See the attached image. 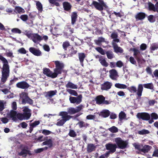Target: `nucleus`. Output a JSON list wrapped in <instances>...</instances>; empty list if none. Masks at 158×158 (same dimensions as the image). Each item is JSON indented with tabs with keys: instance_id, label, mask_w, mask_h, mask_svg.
Masks as SVG:
<instances>
[{
	"instance_id": "obj_1",
	"label": "nucleus",
	"mask_w": 158,
	"mask_h": 158,
	"mask_svg": "<svg viewBox=\"0 0 158 158\" xmlns=\"http://www.w3.org/2000/svg\"><path fill=\"white\" fill-rule=\"evenodd\" d=\"M0 60L2 61L3 66L2 72V82H5L9 76L10 69L7 60L0 54Z\"/></svg>"
},
{
	"instance_id": "obj_2",
	"label": "nucleus",
	"mask_w": 158,
	"mask_h": 158,
	"mask_svg": "<svg viewBox=\"0 0 158 158\" xmlns=\"http://www.w3.org/2000/svg\"><path fill=\"white\" fill-rule=\"evenodd\" d=\"M127 90L131 93H136L137 96L140 97L142 95V93L143 90V85L139 84L138 85L137 89L136 86L132 85L127 88Z\"/></svg>"
},
{
	"instance_id": "obj_3",
	"label": "nucleus",
	"mask_w": 158,
	"mask_h": 158,
	"mask_svg": "<svg viewBox=\"0 0 158 158\" xmlns=\"http://www.w3.org/2000/svg\"><path fill=\"white\" fill-rule=\"evenodd\" d=\"M16 115L17 118L20 120L25 119V117L23 114L19 113L17 114L16 112L13 110L8 112L7 114L8 117L12 118L13 121H15L17 120Z\"/></svg>"
},
{
	"instance_id": "obj_4",
	"label": "nucleus",
	"mask_w": 158,
	"mask_h": 158,
	"mask_svg": "<svg viewBox=\"0 0 158 158\" xmlns=\"http://www.w3.org/2000/svg\"><path fill=\"white\" fill-rule=\"evenodd\" d=\"M60 115L62 117L61 119L58 120L56 124L58 126H62L65 122L69 120L71 118V116L68 114L66 112H61L60 113Z\"/></svg>"
},
{
	"instance_id": "obj_5",
	"label": "nucleus",
	"mask_w": 158,
	"mask_h": 158,
	"mask_svg": "<svg viewBox=\"0 0 158 158\" xmlns=\"http://www.w3.org/2000/svg\"><path fill=\"white\" fill-rule=\"evenodd\" d=\"M114 139V141L119 148L123 149L127 147L128 144L127 141L123 140L119 137L116 138Z\"/></svg>"
},
{
	"instance_id": "obj_6",
	"label": "nucleus",
	"mask_w": 158,
	"mask_h": 158,
	"mask_svg": "<svg viewBox=\"0 0 158 158\" xmlns=\"http://www.w3.org/2000/svg\"><path fill=\"white\" fill-rule=\"evenodd\" d=\"M99 2L96 1H93L92 4L94 5L95 7L98 10H102L104 8H106L107 6L106 3L102 1H99Z\"/></svg>"
},
{
	"instance_id": "obj_7",
	"label": "nucleus",
	"mask_w": 158,
	"mask_h": 158,
	"mask_svg": "<svg viewBox=\"0 0 158 158\" xmlns=\"http://www.w3.org/2000/svg\"><path fill=\"white\" fill-rule=\"evenodd\" d=\"M55 64L56 68L54 69V71L57 75L61 73L62 69L64 67V64L62 62L58 61H55Z\"/></svg>"
},
{
	"instance_id": "obj_8",
	"label": "nucleus",
	"mask_w": 158,
	"mask_h": 158,
	"mask_svg": "<svg viewBox=\"0 0 158 158\" xmlns=\"http://www.w3.org/2000/svg\"><path fill=\"white\" fill-rule=\"evenodd\" d=\"M131 50L134 52V55L138 63L141 64L142 63V61H144V60L141 59L139 56L140 53L139 51L136 48H132L131 49Z\"/></svg>"
},
{
	"instance_id": "obj_9",
	"label": "nucleus",
	"mask_w": 158,
	"mask_h": 158,
	"mask_svg": "<svg viewBox=\"0 0 158 158\" xmlns=\"http://www.w3.org/2000/svg\"><path fill=\"white\" fill-rule=\"evenodd\" d=\"M43 73L47 76L51 77L52 78H54L57 77V74L54 72L52 73L50 70L47 68H44L43 69Z\"/></svg>"
},
{
	"instance_id": "obj_10",
	"label": "nucleus",
	"mask_w": 158,
	"mask_h": 158,
	"mask_svg": "<svg viewBox=\"0 0 158 158\" xmlns=\"http://www.w3.org/2000/svg\"><path fill=\"white\" fill-rule=\"evenodd\" d=\"M82 96L81 95H80L77 97H71L69 98V100L71 103H76L77 104H80L82 101Z\"/></svg>"
},
{
	"instance_id": "obj_11",
	"label": "nucleus",
	"mask_w": 158,
	"mask_h": 158,
	"mask_svg": "<svg viewBox=\"0 0 158 158\" xmlns=\"http://www.w3.org/2000/svg\"><path fill=\"white\" fill-rule=\"evenodd\" d=\"M33 41L36 44H38L43 40L42 37L38 34L33 33L31 38Z\"/></svg>"
},
{
	"instance_id": "obj_12",
	"label": "nucleus",
	"mask_w": 158,
	"mask_h": 158,
	"mask_svg": "<svg viewBox=\"0 0 158 158\" xmlns=\"http://www.w3.org/2000/svg\"><path fill=\"white\" fill-rule=\"evenodd\" d=\"M23 114L25 117V119H28L31 116V110L27 106H25L23 108Z\"/></svg>"
},
{
	"instance_id": "obj_13",
	"label": "nucleus",
	"mask_w": 158,
	"mask_h": 158,
	"mask_svg": "<svg viewBox=\"0 0 158 158\" xmlns=\"http://www.w3.org/2000/svg\"><path fill=\"white\" fill-rule=\"evenodd\" d=\"M137 117L145 120H148L150 118V115L146 113H138L137 115Z\"/></svg>"
},
{
	"instance_id": "obj_14",
	"label": "nucleus",
	"mask_w": 158,
	"mask_h": 158,
	"mask_svg": "<svg viewBox=\"0 0 158 158\" xmlns=\"http://www.w3.org/2000/svg\"><path fill=\"white\" fill-rule=\"evenodd\" d=\"M16 86L18 88L22 89H26L28 88L30 85L26 81H22L18 83Z\"/></svg>"
},
{
	"instance_id": "obj_15",
	"label": "nucleus",
	"mask_w": 158,
	"mask_h": 158,
	"mask_svg": "<svg viewBox=\"0 0 158 158\" xmlns=\"http://www.w3.org/2000/svg\"><path fill=\"white\" fill-rule=\"evenodd\" d=\"M110 77L112 80H116L118 77V73L115 69H112L109 71Z\"/></svg>"
},
{
	"instance_id": "obj_16",
	"label": "nucleus",
	"mask_w": 158,
	"mask_h": 158,
	"mask_svg": "<svg viewBox=\"0 0 158 158\" xmlns=\"http://www.w3.org/2000/svg\"><path fill=\"white\" fill-rule=\"evenodd\" d=\"M29 51L31 53L35 56H40L41 55V52L40 50L34 47L30 48Z\"/></svg>"
},
{
	"instance_id": "obj_17",
	"label": "nucleus",
	"mask_w": 158,
	"mask_h": 158,
	"mask_svg": "<svg viewBox=\"0 0 158 158\" xmlns=\"http://www.w3.org/2000/svg\"><path fill=\"white\" fill-rule=\"evenodd\" d=\"M149 10H152L154 12H158V2H157L155 6L151 2H149L148 4Z\"/></svg>"
},
{
	"instance_id": "obj_18",
	"label": "nucleus",
	"mask_w": 158,
	"mask_h": 158,
	"mask_svg": "<svg viewBox=\"0 0 158 158\" xmlns=\"http://www.w3.org/2000/svg\"><path fill=\"white\" fill-rule=\"evenodd\" d=\"M117 145L115 144L112 143H108L106 145V147L107 150H110L112 152H114L116 151V148H117Z\"/></svg>"
},
{
	"instance_id": "obj_19",
	"label": "nucleus",
	"mask_w": 158,
	"mask_h": 158,
	"mask_svg": "<svg viewBox=\"0 0 158 158\" xmlns=\"http://www.w3.org/2000/svg\"><path fill=\"white\" fill-rule=\"evenodd\" d=\"M112 85L111 83L109 81H106L102 85L101 89L102 90H107L111 88Z\"/></svg>"
},
{
	"instance_id": "obj_20",
	"label": "nucleus",
	"mask_w": 158,
	"mask_h": 158,
	"mask_svg": "<svg viewBox=\"0 0 158 158\" xmlns=\"http://www.w3.org/2000/svg\"><path fill=\"white\" fill-rule=\"evenodd\" d=\"M57 91L56 90H50L45 93V95L47 98H51L55 95L57 93Z\"/></svg>"
},
{
	"instance_id": "obj_21",
	"label": "nucleus",
	"mask_w": 158,
	"mask_h": 158,
	"mask_svg": "<svg viewBox=\"0 0 158 158\" xmlns=\"http://www.w3.org/2000/svg\"><path fill=\"white\" fill-rule=\"evenodd\" d=\"M112 44L114 50V51L116 53H122L123 50L120 47H118L117 44L115 43H112Z\"/></svg>"
},
{
	"instance_id": "obj_22",
	"label": "nucleus",
	"mask_w": 158,
	"mask_h": 158,
	"mask_svg": "<svg viewBox=\"0 0 158 158\" xmlns=\"http://www.w3.org/2000/svg\"><path fill=\"white\" fill-rule=\"evenodd\" d=\"M105 100V98L102 95H98L95 98L96 103L99 105L102 104Z\"/></svg>"
},
{
	"instance_id": "obj_23",
	"label": "nucleus",
	"mask_w": 158,
	"mask_h": 158,
	"mask_svg": "<svg viewBox=\"0 0 158 158\" xmlns=\"http://www.w3.org/2000/svg\"><path fill=\"white\" fill-rule=\"evenodd\" d=\"M53 145V141L51 139H50L43 142L42 145H46L48 146V148H51L52 147Z\"/></svg>"
},
{
	"instance_id": "obj_24",
	"label": "nucleus",
	"mask_w": 158,
	"mask_h": 158,
	"mask_svg": "<svg viewBox=\"0 0 158 158\" xmlns=\"http://www.w3.org/2000/svg\"><path fill=\"white\" fill-rule=\"evenodd\" d=\"M67 89H77L78 88V86L77 85L74 84L70 81L68 82L67 84L65 85Z\"/></svg>"
},
{
	"instance_id": "obj_25",
	"label": "nucleus",
	"mask_w": 158,
	"mask_h": 158,
	"mask_svg": "<svg viewBox=\"0 0 158 158\" xmlns=\"http://www.w3.org/2000/svg\"><path fill=\"white\" fill-rule=\"evenodd\" d=\"M78 56L80 63L82 66H83V62L84 59L86 57L85 54L83 53H78Z\"/></svg>"
},
{
	"instance_id": "obj_26",
	"label": "nucleus",
	"mask_w": 158,
	"mask_h": 158,
	"mask_svg": "<svg viewBox=\"0 0 158 158\" xmlns=\"http://www.w3.org/2000/svg\"><path fill=\"white\" fill-rule=\"evenodd\" d=\"M40 122L39 121H35L34 122L30 124L29 132L31 133L33 130V128L37 126L39 124Z\"/></svg>"
},
{
	"instance_id": "obj_27",
	"label": "nucleus",
	"mask_w": 158,
	"mask_h": 158,
	"mask_svg": "<svg viewBox=\"0 0 158 158\" xmlns=\"http://www.w3.org/2000/svg\"><path fill=\"white\" fill-rule=\"evenodd\" d=\"M99 61L101 64L102 66L105 67L108 66V64L105 58L102 56H101L99 57Z\"/></svg>"
},
{
	"instance_id": "obj_28",
	"label": "nucleus",
	"mask_w": 158,
	"mask_h": 158,
	"mask_svg": "<svg viewBox=\"0 0 158 158\" xmlns=\"http://www.w3.org/2000/svg\"><path fill=\"white\" fill-rule=\"evenodd\" d=\"M110 114V112L108 110H104L99 114L100 116H101L104 118L108 117Z\"/></svg>"
},
{
	"instance_id": "obj_29",
	"label": "nucleus",
	"mask_w": 158,
	"mask_h": 158,
	"mask_svg": "<svg viewBox=\"0 0 158 158\" xmlns=\"http://www.w3.org/2000/svg\"><path fill=\"white\" fill-rule=\"evenodd\" d=\"M71 17V23L73 25L75 23L76 19L77 18V12H74L72 13Z\"/></svg>"
},
{
	"instance_id": "obj_30",
	"label": "nucleus",
	"mask_w": 158,
	"mask_h": 158,
	"mask_svg": "<svg viewBox=\"0 0 158 158\" xmlns=\"http://www.w3.org/2000/svg\"><path fill=\"white\" fill-rule=\"evenodd\" d=\"M14 11L16 13H23L25 12V10L21 7L17 6L15 7Z\"/></svg>"
},
{
	"instance_id": "obj_31",
	"label": "nucleus",
	"mask_w": 158,
	"mask_h": 158,
	"mask_svg": "<svg viewBox=\"0 0 158 158\" xmlns=\"http://www.w3.org/2000/svg\"><path fill=\"white\" fill-rule=\"evenodd\" d=\"M118 37V35L117 33L115 32H113L111 35V38L113 39L112 43L117 42L118 43L119 42V40L117 38Z\"/></svg>"
},
{
	"instance_id": "obj_32",
	"label": "nucleus",
	"mask_w": 158,
	"mask_h": 158,
	"mask_svg": "<svg viewBox=\"0 0 158 158\" xmlns=\"http://www.w3.org/2000/svg\"><path fill=\"white\" fill-rule=\"evenodd\" d=\"M145 16V14L143 13H139L135 16V17L136 19L142 20L144 19Z\"/></svg>"
},
{
	"instance_id": "obj_33",
	"label": "nucleus",
	"mask_w": 158,
	"mask_h": 158,
	"mask_svg": "<svg viewBox=\"0 0 158 158\" xmlns=\"http://www.w3.org/2000/svg\"><path fill=\"white\" fill-rule=\"evenodd\" d=\"M20 99L22 100V102L23 104L28 97V96L27 94V93H23L20 94Z\"/></svg>"
},
{
	"instance_id": "obj_34",
	"label": "nucleus",
	"mask_w": 158,
	"mask_h": 158,
	"mask_svg": "<svg viewBox=\"0 0 158 158\" xmlns=\"http://www.w3.org/2000/svg\"><path fill=\"white\" fill-rule=\"evenodd\" d=\"M63 5L64 9L67 11H68L70 10L71 7V5L67 2H64Z\"/></svg>"
},
{
	"instance_id": "obj_35",
	"label": "nucleus",
	"mask_w": 158,
	"mask_h": 158,
	"mask_svg": "<svg viewBox=\"0 0 158 158\" xmlns=\"http://www.w3.org/2000/svg\"><path fill=\"white\" fill-rule=\"evenodd\" d=\"M114 86L116 87L119 89H126L127 88V86L125 85L119 83H116Z\"/></svg>"
},
{
	"instance_id": "obj_36",
	"label": "nucleus",
	"mask_w": 158,
	"mask_h": 158,
	"mask_svg": "<svg viewBox=\"0 0 158 158\" xmlns=\"http://www.w3.org/2000/svg\"><path fill=\"white\" fill-rule=\"evenodd\" d=\"M151 50L155 51L158 49V43H154L152 44L150 47Z\"/></svg>"
},
{
	"instance_id": "obj_37",
	"label": "nucleus",
	"mask_w": 158,
	"mask_h": 158,
	"mask_svg": "<svg viewBox=\"0 0 158 158\" xmlns=\"http://www.w3.org/2000/svg\"><path fill=\"white\" fill-rule=\"evenodd\" d=\"M151 148L152 147L149 146L145 145L141 149V151L144 153H146L149 151Z\"/></svg>"
},
{
	"instance_id": "obj_38",
	"label": "nucleus",
	"mask_w": 158,
	"mask_h": 158,
	"mask_svg": "<svg viewBox=\"0 0 158 158\" xmlns=\"http://www.w3.org/2000/svg\"><path fill=\"white\" fill-rule=\"evenodd\" d=\"M94 41L97 44L99 45L102 42H105V40L104 38L100 37L98 38V40H95Z\"/></svg>"
},
{
	"instance_id": "obj_39",
	"label": "nucleus",
	"mask_w": 158,
	"mask_h": 158,
	"mask_svg": "<svg viewBox=\"0 0 158 158\" xmlns=\"http://www.w3.org/2000/svg\"><path fill=\"white\" fill-rule=\"evenodd\" d=\"M120 121H122L126 118V114L123 111H121L119 114L118 115Z\"/></svg>"
},
{
	"instance_id": "obj_40",
	"label": "nucleus",
	"mask_w": 158,
	"mask_h": 158,
	"mask_svg": "<svg viewBox=\"0 0 158 158\" xmlns=\"http://www.w3.org/2000/svg\"><path fill=\"white\" fill-rule=\"evenodd\" d=\"M77 124L79 125L80 128L83 127H86L89 125V124L83 121H80L78 122Z\"/></svg>"
},
{
	"instance_id": "obj_41",
	"label": "nucleus",
	"mask_w": 158,
	"mask_h": 158,
	"mask_svg": "<svg viewBox=\"0 0 158 158\" xmlns=\"http://www.w3.org/2000/svg\"><path fill=\"white\" fill-rule=\"evenodd\" d=\"M36 2V8L39 11L41 12L43 10L42 6L41 3L39 1H35Z\"/></svg>"
},
{
	"instance_id": "obj_42",
	"label": "nucleus",
	"mask_w": 158,
	"mask_h": 158,
	"mask_svg": "<svg viewBox=\"0 0 158 158\" xmlns=\"http://www.w3.org/2000/svg\"><path fill=\"white\" fill-rule=\"evenodd\" d=\"M143 85L144 88L151 89H153L154 88V86L152 83L144 84Z\"/></svg>"
},
{
	"instance_id": "obj_43",
	"label": "nucleus",
	"mask_w": 158,
	"mask_h": 158,
	"mask_svg": "<svg viewBox=\"0 0 158 158\" xmlns=\"http://www.w3.org/2000/svg\"><path fill=\"white\" fill-rule=\"evenodd\" d=\"M66 91L70 94L77 96L78 95L77 92L74 90L71 89H66Z\"/></svg>"
},
{
	"instance_id": "obj_44",
	"label": "nucleus",
	"mask_w": 158,
	"mask_h": 158,
	"mask_svg": "<svg viewBox=\"0 0 158 158\" xmlns=\"http://www.w3.org/2000/svg\"><path fill=\"white\" fill-rule=\"evenodd\" d=\"M68 113L73 114H75V113H77L76 109L73 108H70L68 109Z\"/></svg>"
},
{
	"instance_id": "obj_45",
	"label": "nucleus",
	"mask_w": 158,
	"mask_h": 158,
	"mask_svg": "<svg viewBox=\"0 0 158 158\" xmlns=\"http://www.w3.org/2000/svg\"><path fill=\"white\" fill-rule=\"evenodd\" d=\"M29 151L27 150H23L22 151L19 153V155L23 156H26L27 154H29Z\"/></svg>"
},
{
	"instance_id": "obj_46",
	"label": "nucleus",
	"mask_w": 158,
	"mask_h": 158,
	"mask_svg": "<svg viewBox=\"0 0 158 158\" xmlns=\"http://www.w3.org/2000/svg\"><path fill=\"white\" fill-rule=\"evenodd\" d=\"M108 130L111 132L113 133L117 132L118 131V129L114 126L109 128Z\"/></svg>"
},
{
	"instance_id": "obj_47",
	"label": "nucleus",
	"mask_w": 158,
	"mask_h": 158,
	"mask_svg": "<svg viewBox=\"0 0 158 158\" xmlns=\"http://www.w3.org/2000/svg\"><path fill=\"white\" fill-rule=\"evenodd\" d=\"M107 58L109 59H111L114 57L113 52L111 51H108L106 53Z\"/></svg>"
},
{
	"instance_id": "obj_48",
	"label": "nucleus",
	"mask_w": 158,
	"mask_h": 158,
	"mask_svg": "<svg viewBox=\"0 0 158 158\" xmlns=\"http://www.w3.org/2000/svg\"><path fill=\"white\" fill-rule=\"evenodd\" d=\"M5 104V102L3 101L0 100V112L2 111L4 109Z\"/></svg>"
},
{
	"instance_id": "obj_49",
	"label": "nucleus",
	"mask_w": 158,
	"mask_h": 158,
	"mask_svg": "<svg viewBox=\"0 0 158 158\" xmlns=\"http://www.w3.org/2000/svg\"><path fill=\"white\" fill-rule=\"evenodd\" d=\"M94 149V145L93 144H89L88 145V151L89 152H91Z\"/></svg>"
},
{
	"instance_id": "obj_50",
	"label": "nucleus",
	"mask_w": 158,
	"mask_h": 158,
	"mask_svg": "<svg viewBox=\"0 0 158 158\" xmlns=\"http://www.w3.org/2000/svg\"><path fill=\"white\" fill-rule=\"evenodd\" d=\"M24 34L26 35L28 38L31 39V36L33 33H31L30 31H25L24 32Z\"/></svg>"
},
{
	"instance_id": "obj_51",
	"label": "nucleus",
	"mask_w": 158,
	"mask_h": 158,
	"mask_svg": "<svg viewBox=\"0 0 158 158\" xmlns=\"http://www.w3.org/2000/svg\"><path fill=\"white\" fill-rule=\"evenodd\" d=\"M11 31L14 33L20 34L21 33V31L18 28H14L11 29Z\"/></svg>"
},
{
	"instance_id": "obj_52",
	"label": "nucleus",
	"mask_w": 158,
	"mask_h": 158,
	"mask_svg": "<svg viewBox=\"0 0 158 158\" xmlns=\"http://www.w3.org/2000/svg\"><path fill=\"white\" fill-rule=\"evenodd\" d=\"M138 133L140 135H144L147 134L149 133V131L148 130L145 129H143L138 131Z\"/></svg>"
},
{
	"instance_id": "obj_53",
	"label": "nucleus",
	"mask_w": 158,
	"mask_h": 158,
	"mask_svg": "<svg viewBox=\"0 0 158 158\" xmlns=\"http://www.w3.org/2000/svg\"><path fill=\"white\" fill-rule=\"evenodd\" d=\"M26 103H28L31 105L33 104V102L32 100L28 97L25 101L23 103V104H25Z\"/></svg>"
},
{
	"instance_id": "obj_54",
	"label": "nucleus",
	"mask_w": 158,
	"mask_h": 158,
	"mask_svg": "<svg viewBox=\"0 0 158 158\" xmlns=\"http://www.w3.org/2000/svg\"><path fill=\"white\" fill-rule=\"evenodd\" d=\"M96 50L100 52L102 55H104L105 54V52L104 51V50L101 48L100 47H97L95 48Z\"/></svg>"
},
{
	"instance_id": "obj_55",
	"label": "nucleus",
	"mask_w": 158,
	"mask_h": 158,
	"mask_svg": "<svg viewBox=\"0 0 158 158\" xmlns=\"http://www.w3.org/2000/svg\"><path fill=\"white\" fill-rule=\"evenodd\" d=\"M69 135L72 137H75L76 136V132L73 130H70L69 133Z\"/></svg>"
},
{
	"instance_id": "obj_56",
	"label": "nucleus",
	"mask_w": 158,
	"mask_h": 158,
	"mask_svg": "<svg viewBox=\"0 0 158 158\" xmlns=\"http://www.w3.org/2000/svg\"><path fill=\"white\" fill-rule=\"evenodd\" d=\"M151 115L152 118L153 119H157L158 118V115L156 113H152Z\"/></svg>"
},
{
	"instance_id": "obj_57",
	"label": "nucleus",
	"mask_w": 158,
	"mask_h": 158,
	"mask_svg": "<svg viewBox=\"0 0 158 158\" xmlns=\"http://www.w3.org/2000/svg\"><path fill=\"white\" fill-rule=\"evenodd\" d=\"M69 45V43L68 41L64 42L63 44V48L66 50V48Z\"/></svg>"
},
{
	"instance_id": "obj_58",
	"label": "nucleus",
	"mask_w": 158,
	"mask_h": 158,
	"mask_svg": "<svg viewBox=\"0 0 158 158\" xmlns=\"http://www.w3.org/2000/svg\"><path fill=\"white\" fill-rule=\"evenodd\" d=\"M51 133L52 132L51 131L45 129L43 130L42 131V133L45 135H49L51 134Z\"/></svg>"
},
{
	"instance_id": "obj_59",
	"label": "nucleus",
	"mask_w": 158,
	"mask_h": 158,
	"mask_svg": "<svg viewBox=\"0 0 158 158\" xmlns=\"http://www.w3.org/2000/svg\"><path fill=\"white\" fill-rule=\"evenodd\" d=\"M147 45L145 44H142L140 46V49L142 51L145 50L147 48Z\"/></svg>"
},
{
	"instance_id": "obj_60",
	"label": "nucleus",
	"mask_w": 158,
	"mask_h": 158,
	"mask_svg": "<svg viewBox=\"0 0 158 158\" xmlns=\"http://www.w3.org/2000/svg\"><path fill=\"white\" fill-rule=\"evenodd\" d=\"M116 65L117 67L121 68L123 66V63L121 61L119 60L116 62Z\"/></svg>"
},
{
	"instance_id": "obj_61",
	"label": "nucleus",
	"mask_w": 158,
	"mask_h": 158,
	"mask_svg": "<svg viewBox=\"0 0 158 158\" xmlns=\"http://www.w3.org/2000/svg\"><path fill=\"white\" fill-rule=\"evenodd\" d=\"M86 118L88 120L94 119L95 118V115H89L86 116Z\"/></svg>"
},
{
	"instance_id": "obj_62",
	"label": "nucleus",
	"mask_w": 158,
	"mask_h": 158,
	"mask_svg": "<svg viewBox=\"0 0 158 158\" xmlns=\"http://www.w3.org/2000/svg\"><path fill=\"white\" fill-rule=\"evenodd\" d=\"M20 18L23 21H26L28 19V16L26 15H22L21 16Z\"/></svg>"
},
{
	"instance_id": "obj_63",
	"label": "nucleus",
	"mask_w": 158,
	"mask_h": 158,
	"mask_svg": "<svg viewBox=\"0 0 158 158\" xmlns=\"http://www.w3.org/2000/svg\"><path fill=\"white\" fill-rule=\"evenodd\" d=\"M129 61L131 63L133 64H136V61L134 58L133 57H130L129 58Z\"/></svg>"
},
{
	"instance_id": "obj_64",
	"label": "nucleus",
	"mask_w": 158,
	"mask_h": 158,
	"mask_svg": "<svg viewBox=\"0 0 158 158\" xmlns=\"http://www.w3.org/2000/svg\"><path fill=\"white\" fill-rule=\"evenodd\" d=\"M18 52L20 53L25 54L26 53V51L23 48H21L18 50Z\"/></svg>"
}]
</instances>
